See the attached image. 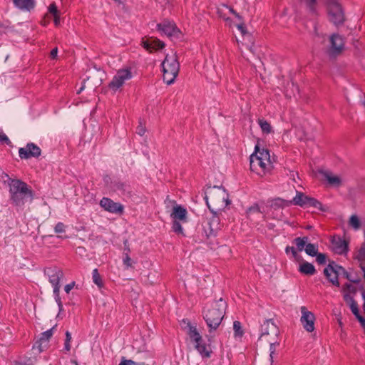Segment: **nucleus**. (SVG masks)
Instances as JSON below:
<instances>
[{
    "mask_svg": "<svg viewBox=\"0 0 365 365\" xmlns=\"http://www.w3.org/2000/svg\"><path fill=\"white\" fill-rule=\"evenodd\" d=\"M250 170L259 176L269 173L272 168L269 151L256 145L254 153L250 157Z\"/></svg>",
    "mask_w": 365,
    "mask_h": 365,
    "instance_id": "obj_1",
    "label": "nucleus"
},
{
    "mask_svg": "<svg viewBox=\"0 0 365 365\" xmlns=\"http://www.w3.org/2000/svg\"><path fill=\"white\" fill-rule=\"evenodd\" d=\"M9 192L11 202L16 206H23L33 200L32 190L20 180H11L9 182Z\"/></svg>",
    "mask_w": 365,
    "mask_h": 365,
    "instance_id": "obj_2",
    "label": "nucleus"
},
{
    "mask_svg": "<svg viewBox=\"0 0 365 365\" xmlns=\"http://www.w3.org/2000/svg\"><path fill=\"white\" fill-rule=\"evenodd\" d=\"M227 307V303L220 298L219 300L214 302L209 308L203 312V318L206 322L210 331H215L220 326Z\"/></svg>",
    "mask_w": 365,
    "mask_h": 365,
    "instance_id": "obj_3",
    "label": "nucleus"
},
{
    "mask_svg": "<svg viewBox=\"0 0 365 365\" xmlns=\"http://www.w3.org/2000/svg\"><path fill=\"white\" fill-rule=\"evenodd\" d=\"M163 72V81L168 85L173 84L180 71V63L178 62L176 53L172 51L167 53L162 63Z\"/></svg>",
    "mask_w": 365,
    "mask_h": 365,
    "instance_id": "obj_4",
    "label": "nucleus"
},
{
    "mask_svg": "<svg viewBox=\"0 0 365 365\" xmlns=\"http://www.w3.org/2000/svg\"><path fill=\"white\" fill-rule=\"evenodd\" d=\"M205 199L210 209V203L218 207L219 209L225 207L230 204L227 193L223 187L220 186L209 188L206 192Z\"/></svg>",
    "mask_w": 365,
    "mask_h": 365,
    "instance_id": "obj_5",
    "label": "nucleus"
},
{
    "mask_svg": "<svg viewBox=\"0 0 365 365\" xmlns=\"http://www.w3.org/2000/svg\"><path fill=\"white\" fill-rule=\"evenodd\" d=\"M183 322L187 324V334L191 341L195 343V348L202 357L210 358L212 350L209 346L203 342L202 336L197 331L196 326L192 325L188 320H183Z\"/></svg>",
    "mask_w": 365,
    "mask_h": 365,
    "instance_id": "obj_6",
    "label": "nucleus"
},
{
    "mask_svg": "<svg viewBox=\"0 0 365 365\" xmlns=\"http://www.w3.org/2000/svg\"><path fill=\"white\" fill-rule=\"evenodd\" d=\"M46 274H47L50 283L53 287V294L55 295L56 301L58 304L59 311L61 312L63 309L62 302L59 297V291H60V279L63 277V273L62 270L57 267L48 268L46 270Z\"/></svg>",
    "mask_w": 365,
    "mask_h": 365,
    "instance_id": "obj_7",
    "label": "nucleus"
},
{
    "mask_svg": "<svg viewBox=\"0 0 365 365\" xmlns=\"http://www.w3.org/2000/svg\"><path fill=\"white\" fill-rule=\"evenodd\" d=\"M132 76L130 68H125L119 69L109 83L108 87L110 90L115 92L120 89L127 81L131 79Z\"/></svg>",
    "mask_w": 365,
    "mask_h": 365,
    "instance_id": "obj_8",
    "label": "nucleus"
},
{
    "mask_svg": "<svg viewBox=\"0 0 365 365\" xmlns=\"http://www.w3.org/2000/svg\"><path fill=\"white\" fill-rule=\"evenodd\" d=\"M327 1L329 20L336 25L342 24L344 20V15L338 0Z\"/></svg>",
    "mask_w": 365,
    "mask_h": 365,
    "instance_id": "obj_9",
    "label": "nucleus"
},
{
    "mask_svg": "<svg viewBox=\"0 0 365 365\" xmlns=\"http://www.w3.org/2000/svg\"><path fill=\"white\" fill-rule=\"evenodd\" d=\"M279 330L272 319L266 320L262 325L260 341L279 339Z\"/></svg>",
    "mask_w": 365,
    "mask_h": 365,
    "instance_id": "obj_10",
    "label": "nucleus"
},
{
    "mask_svg": "<svg viewBox=\"0 0 365 365\" xmlns=\"http://www.w3.org/2000/svg\"><path fill=\"white\" fill-rule=\"evenodd\" d=\"M212 215L207 218L203 225L204 232L207 237L215 235L220 228L219 217L212 210Z\"/></svg>",
    "mask_w": 365,
    "mask_h": 365,
    "instance_id": "obj_11",
    "label": "nucleus"
},
{
    "mask_svg": "<svg viewBox=\"0 0 365 365\" xmlns=\"http://www.w3.org/2000/svg\"><path fill=\"white\" fill-rule=\"evenodd\" d=\"M300 311L302 314L300 318L301 324L307 331L312 332L314 330V314L309 311L304 306L301 307Z\"/></svg>",
    "mask_w": 365,
    "mask_h": 365,
    "instance_id": "obj_12",
    "label": "nucleus"
},
{
    "mask_svg": "<svg viewBox=\"0 0 365 365\" xmlns=\"http://www.w3.org/2000/svg\"><path fill=\"white\" fill-rule=\"evenodd\" d=\"M340 271L344 272V268L341 266H338V265L332 263V264H329L324 269V274L333 285L339 287L338 275H339Z\"/></svg>",
    "mask_w": 365,
    "mask_h": 365,
    "instance_id": "obj_13",
    "label": "nucleus"
},
{
    "mask_svg": "<svg viewBox=\"0 0 365 365\" xmlns=\"http://www.w3.org/2000/svg\"><path fill=\"white\" fill-rule=\"evenodd\" d=\"M167 202L173 205V212L170 214V217L174 220H178L182 222H186L187 221V212L185 207L178 205L175 201L170 200L168 199L165 200V203Z\"/></svg>",
    "mask_w": 365,
    "mask_h": 365,
    "instance_id": "obj_14",
    "label": "nucleus"
},
{
    "mask_svg": "<svg viewBox=\"0 0 365 365\" xmlns=\"http://www.w3.org/2000/svg\"><path fill=\"white\" fill-rule=\"evenodd\" d=\"M41 153L40 148L32 143H28L25 148H21L19 150V157L22 159L38 157Z\"/></svg>",
    "mask_w": 365,
    "mask_h": 365,
    "instance_id": "obj_15",
    "label": "nucleus"
},
{
    "mask_svg": "<svg viewBox=\"0 0 365 365\" xmlns=\"http://www.w3.org/2000/svg\"><path fill=\"white\" fill-rule=\"evenodd\" d=\"M100 205L106 211L115 214L123 213L124 209L123 205L115 202L113 200L108 197H103L100 201Z\"/></svg>",
    "mask_w": 365,
    "mask_h": 365,
    "instance_id": "obj_16",
    "label": "nucleus"
},
{
    "mask_svg": "<svg viewBox=\"0 0 365 365\" xmlns=\"http://www.w3.org/2000/svg\"><path fill=\"white\" fill-rule=\"evenodd\" d=\"M330 43L331 46L329 48V52L331 54H338L340 53L344 48V40L343 38L339 36L338 34H333L330 37Z\"/></svg>",
    "mask_w": 365,
    "mask_h": 365,
    "instance_id": "obj_17",
    "label": "nucleus"
},
{
    "mask_svg": "<svg viewBox=\"0 0 365 365\" xmlns=\"http://www.w3.org/2000/svg\"><path fill=\"white\" fill-rule=\"evenodd\" d=\"M158 28L162 33L170 37L176 36L179 32L175 24L169 21H163L158 24Z\"/></svg>",
    "mask_w": 365,
    "mask_h": 365,
    "instance_id": "obj_18",
    "label": "nucleus"
},
{
    "mask_svg": "<svg viewBox=\"0 0 365 365\" xmlns=\"http://www.w3.org/2000/svg\"><path fill=\"white\" fill-rule=\"evenodd\" d=\"M331 247L334 252L337 254H343L347 250V245L346 242L340 237H333L331 240Z\"/></svg>",
    "mask_w": 365,
    "mask_h": 365,
    "instance_id": "obj_19",
    "label": "nucleus"
},
{
    "mask_svg": "<svg viewBox=\"0 0 365 365\" xmlns=\"http://www.w3.org/2000/svg\"><path fill=\"white\" fill-rule=\"evenodd\" d=\"M344 299L346 303L349 306L352 313L355 315L357 319H364L359 314V310L356 302L354 301L353 296L349 295V293L344 294Z\"/></svg>",
    "mask_w": 365,
    "mask_h": 365,
    "instance_id": "obj_20",
    "label": "nucleus"
},
{
    "mask_svg": "<svg viewBox=\"0 0 365 365\" xmlns=\"http://www.w3.org/2000/svg\"><path fill=\"white\" fill-rule=\"evenodd\" d=\"M14 4L22 11H30L36 6V0H13Z\"/></svg>",
    "mask_w": 365,
    "mask_h": 365,
    "instance_id": "obj_21",
    "label": "nucleus"
},
{
    "mask_svg": "<svg viewBox=\"0 0 365 365\" xmlns=\"http://www.w3.org/2000/svg\"><path fill=\"white\" fill-rule=\"evenodd\" d=\"M323 175L328 183L333 187H340L342 185L343 179L331 172L326 171L323 173Z\"/></svg>",
    "mask_w": 365,
    "mask_h": 365,
    "instance_id": "obj_22",
    "label": "nucleus"
},
{
    "mask_svg": "<svg viewBox=\"0 0 365 365\" xmlns=\"http://www.w3.org/2000/svg\"><path fill=\"white\" fill-rule=\"evenodd\" d=\"M299 271L301 273L307 275H313L316 272L314 266L307 262H303L299 264Z\"/></svg>",
    "mask_w": 365,
    "mask_h": 365,
    "instance_id": "obj_23",
    "label": "nucleus"
},
{
    "mask_svg": "<svg viewBox=\"0 0 365 365\" xmlns=\"http://www.w3.org/2000/svg\"><path fill=\"white\" fill-rule=\"evenodd\" d=\"M308 197H309L304 195L302 192H297L296 196L292 201L287 202V205L293 203L294 205H299L301 207L306 206L307 204Z\"/></svg>",
    "mask_w": 365,
    "mask_h": 365,
    "instance_id": "obj_24",
    "label": "nucleus"
},
{
    "mask_svg": "<svg viewBox=\"0 0 365 365\" xmlns=\"http://www.w3.org/2000/svg\"><path fill=\"white\" fill-rule=\"evenodd\" d=\"M60 14V11H58L55 3H52L48 7V13L45 15L44 19L42 21L43 26H46L48 21H46V19L49 18L50 16H56Z\"/></svg>",
    "mask_w": 365,
    "mask_h": 365,
    "instance_id": "obj_25",
    "label": "nucleus"
},
{
    "mask_svg": "<svg viewBox=\"0 0 365 365\" xmlns=\"http://www.w3.org/2000/svg\"><path fill=\"white\" fill-rule=\"evenodd\" d=\"M165 46V43L158 39H152L150 41L145 43V48L148 50L160 49Z\"/></svg>",
    "mask_w": 365,
    "mask_h": 365,
    "instance_id": "obj_26",
    "label": "nucleus"
},
{
    "mask_svg": "<svg viewBox=\"0 0 365 365\" xmlns=\"http://www.w3.org/2000/svg\"><path fill=\"white\" fill-rule=\"evenodd\" d=\"M264 341L269 344V358H270V361L272 364L273 359H274V354H275V351H276V348L279 344V339H268Z\"/></svg>",
    "mask_w": 365,
    "mask_h": 365,
    "instance_id": "obj_27",
    "label": "nucleus"
},
{
    "mask_svg": "<svg viewBox=\"0 0 365 365\" xmlns=\"http://www.w3.org/2000/svg\"><path fill=\"white\" fill-rule=\"evenodd\" d=\"M300 3L307 8V9L311 13H316L317 1V0H299Z\"/></svg>",
    "mask_w": 365,
    "mask_h": 365,
    "instance_id": "obj_28",
    "label": "nucleus"
},
{
    "mask_svg": "<svg viewBox=\"0 0 365 365\" xmlns=\"http://www.w3.org/2000/svg\"><path fill=\"white\" fill-rule=\"evenodd\" d=\"M262 214V212L261 211L258 205H254L251 206L247 210V217L250 220H253L255 215H257L258 217H260V215Z\"/></svg>",
    "mask_w": 365,
    "mask_h": 365,
    "instance_id": "obj_29",
    "label": "nucleus"
},
{
    "mask_svg": "<svg viewBox=\"0 0 365 365\" xmlns=\"http://www.w3.org/2000/svg\"><path fill=\"white\" fill-rule=\"evenodd\" d=\"M258 124L263 133L269 134L272 132V128L267 120L264 119H259Z\"/></svg>",
    "mask_w": 365,
    "mask_h": 365,
    "instance_id": "obj_30",
    "label": "nucleus"
},
{
    "mask_svg": "<svg viewBox=\"0 0 365 365\" xmlns=\"http://www.w3.org/2000/svg\"><path fill=\"white\" fill-rule=\"evenodd\" d=\"M308 237H297L294 239V242L297 247L298 251L301 252L304 250L306 247V245L308 244Z\"/></svg>",
    "mask_w": 365,
    "mask_h": 365,
    "instance_id": "obj_31",
    "label": "nucleus"
},
{
    "mask_svg": "<svg viewBox=\"0 0 365 365\" xmlns=\"http://www.w3.org/2000/svg\"><path fill=\"white\" fill-rule=\"evenodd\" d=\"M349 225L354 230H358L361 227V222L357 215H353L350 217Z\"/></svg>",
    "mask_w": 365,
    "mask_h": 365,
    "instance_id": "obj_32",
    "label": "nucleus"
},
{
    "mask_svg": "<svg viewBox=\"0 0 365 365\" xmlns=\"http://www.w3.org/2000/svg\"><path fill=\"white\" fill-rule=\"evenodd\" d=\"M304 250L308 255L312 257L316 256L318 254V247L314 244L308 243Z\"/></svg>",
    "mask_w": 365,
    "mask_h": 365,
    "instance_id": "obj_33",
    "label": "nucleus"
},
{
    "mask_svg": "<svg viewBox=\"0 0 365 365\" xmlns=\"http://www.w3.org/2000/svg\"><path fill=\"white\" fill-rule=\"evenodd\" d=\"M93 282L98 287H102L103 285V280L97 269H94L92 272Z\"/></svg>",
    "mask_w": 365,
    "mask_h": 365,
    "instance_id": "obj_34",
    "label": "nucleus"
},
{
    "mask_svg": "<svg viewBox=\"0 0 365 365\" xmlns=\"http://www.w3.org/2000/svg\"><path fill=\"white\" fill-rule=\"evenodd\" d=\"M306 206L314 207L320 210H324L322 203L312 197H308L307 204Z\"/></svg>",
    "mask_w": 365,
    "mask_h": 365,
    "instance_id": "obj_35",
    "label": "nucleus"
},
{
    "mask_svg": "<svg viewBox=\"0 0 365 365\" xmlns=\"http://www.w3.org/2000/svg\"><path fill=\"white\" fill-rule=\"evenodd\" d=\"M55 327H52L51 329L43 332L41 334V336L40 338V341L41 342H43V341H46L47 342L50 338L53 335V330L54 329Z\"/></svg>",
    "mask_w": 365,
    "mask_h": 365,
    "instance_id": "obj_36",
    "label": "nucleus"
},
{
    "mask_svg": "<svg viewBox=\"0 0 365 365\" xmlns=\"http://www.w3.org/2000/svg\"><path fill=\"white\" fill-rule=\"evenodd\" d=\"M356 258L361 262L365 260V242L361 245L359 250Z\"/></svg>",
    "mask_w": 365,
    "mask_h": 365,
    "instance_id": "obj_37",
    "label": "nucleus"
},
{
    "mask_svg": "<svg viewBox=\"0 0 365 365\" xmlns=\"http://www.w3.org/2000/svg\"><path fill=\"white\" fill-rule=\"evenodd\" d=\"M71 334L68 331H66V340L64 343V349L66 351H69L71 350Z\"/></svg>",
    "mask_w": 365,
    "mask_h": 365,
    "instance_id": "obj_38",
    "label": "nucleus"
},
{
    "mask_svg": "<svg viewBox=\"0 0 365 365\" xmlns=\"http://www.w3.org/2000/svg\"><path fill=\"white\" fill-rule=\"evenodd\" d=\"M173 230L178 234H183V229L178 220H174L172 226Z\"/></svg>",
    "mask_w": 365,
    "mask_h": 365,
    "instance_id": "obj_39",
    "label": "nucleus"
},
{
    "mask_svg": "<svg viewBox=\"0 0 365 365\" xmlns=\"http://www.w3.org/2000/svg\"><path fill=\"white\" fill-rule=\"evenodd\" d=\"M343 292H344V294L345 293H349V295L352 296L351 295L352 294L356 293V289L354 285H352L351 284H346L343 289Z\"/></svg>",
    "mask_w": 365,
    "mask_h": 365,
    "instance_id": "obj_40",
    "label": "nucleus"
},
{
    "mask_svg": "<svg viewBox=\"0 0 365 365\" xmlns=\"http://www.w3.org/2000/svg\"><path fill=\"white\" fill-rule=\"evenodd\" d=\"M233 329L235 331V335L237 336H242V331L241 329V324L239 321H235L233 323Z\"/></svg>",
    "mask_w": 365,
    "mask_h": 365,
    "instance_id": "obj_41",
    "label": "nucleus"
},
{
    "mask_svg": "<svg viewBox=\"0 0 365 365\" xmlns=\"http://www.w3.org/2000/svg\"><path fill=\"white\" fill-rule=\"evenodd\" d=\"M54 231L56 233H64L66 232V225L62 222H58L55 227Z\"/></svg>",
    "mask_w": 365,
    "mask_h": 365,
    "instance_id": "obj_42",
    "label": "nucleus"
},
{
    "mask_svg": "<svg viewBox=\"0 0 365 365\" xmlns=\"http://www.w3.org/2000/svg\"><path fill=\"white\" fill-rule=\"evenodd\" d=\"M316 260L317 262L320 264H325L326 263V261H327V256L325 254H323V253H318L317 255H316Z\"/></svg>",
    "mask_w": 365,
    "mask_h": 365,
    "instance_id": "obj_43",
    "label": "nucleus"
},
{
    "mask_svg": "<svg viewBox=\"0 0 365 365\" xmlns=\"http://www.w3.org/2000/svg\"><path fill=\"white\" fill-rule=\"evenodd\" d=\"M285 252H286V253H287V255H288L289 253H290V252H291V253L292 254L293 257H294L296 259H298V257H299V255H298V254H297V251H296L295 248H294V247H289V246H288V247H286V249H285Z\"/></svg>",
    "mask_w": 365,
    "mask_h": 365,
    "instance_id": "obj_44",
    "label": "nucleus"
},
{
    "mask_svg": "<svg viewBox=\"0 0 365 365\" xmlns=\"http://www.w3.org/2000/svg\"><path fill=\"white\" fill-rule=\"evenodd\" d=\"M123 261V264L126 267V268L132 267V259L128 254L125 255Z\"/></svg>",
    "mask_w": 365,
    "mask_h": 365,
    "instance_id": "obj_45",
    "label": "nucleus"
},
{
    "mask_svg": "<svg viewBox=\"0 0 365 365\" xmlns=\"http://www.w3.org/2000/svg\"><path fill=\"white\" fill-rule=\"evenodd\" d=\"M145 127L142 124L141 122H140V124L137 128V133L142 136L145 134Z\"/></svg>",
    "mask_w": 365,
    "mask_h": 365,
    "instance_id": "obj_46",
    "label": "nucleus"
},
{
    "mask_svg": "<svg viewBox=\"0 0 365 365\" xmlns=\"http://www.w3.org/2000/svg\"><path fill=\"white\" fill-rule=\"evenodd\" d=\"M0 143H10L9 139L4 133H0Z\"/></svg>",
    "mask_w": 365,
    "mask_h": 365,
    "instance_id": "obj_47",
    "label": "nucleus"
},
{
    "mask_svg": "<svg viewBox=\"0 0 365 365\" xmlns=\"http://www.w3.org/2000/svg\"><path fill=\"white\" fill-rule=\"evenodd\" d=\"M345 275H346V277L350 281V282H354V283H359V279L358 278H354V277H351L350 274H349L345 270L344 272H343Z\"/></svg>",
    "mask_w": 365,
    "mask_h": 365,
    "instance_id": "obj_48",
    "label": "nucleus"
},
{
    "mask_svg": "<svg viewBox=\"0 0 365 365\" xmlns=\"http://www.w3.org/2000/svg\"><path fill=\"white\" fill-rule=\"evenodd\" d=\"M73 286H74V282H72V283H71V284H66V285L65 286V288H64L65 292H66V293H69V292H70V291L73 289Z\"/></svg>",
    "mask_w": 365,
    "mask_h": 365,
    "instance_id": "obj_49",
    "label": "nucleus"
},
{
    "mask_svg": "<svg viewBox=\"0 0 365 365\" xmlns=\"http://www.w3.org/2000/svg\"><path fill=\"white\" fill-rule=\"evenodd\" d=\"M115 186H116L117 190H123V191L125 190V187H126V185L124 183H121V182L116 183Z\"/></svg>",
    "mask_w": 365,
    "mask_h": 365,
    "instance_id": "obj_50",
    "label": "nucleus"
},
{
    "mask_svg": "<svg viewBox=\"0 0 365 365\" xmlns=\"http://www.w3.org/2000/svg\"><path fill=\"white\" fill-rule=\"evenodd\" d=\"M51 57L52 58H56L57 57V55H58V48H54L53 49L51 50Z\"/></svg>",
    "mask_w": 365,
    "mask_h": 365,
    "instance_id": "obj_51",
    "label": "nucleus"
},
{
    "mask_svg": "<svg viewBox=\"0 0 365 365\" xmlns=\"http://www.w3.org/2000/svg\"><path fill=\"white\" fill-rule=\"evenodd\" d=\"M54 24L58 26L60 24V14L53 17Z\"/></svg>",
    "mask_w": 365,
    "mask_h": 365,
    "instance_id": "obj_52",
    "label": "nucleus"
},
{
    "mask_svg": "<svg viewBox=\"0 0 365 365\" xmlns=\"http://www.w3.org/2000/svg\"><path fill=\"white\" fill-rule=\"evenodd\" d=\"M226 8H227V9H229V11H230L232 14H234L237 18H238L239 19H241L240 16V15H239V14H237V12H236L233 9L230 8V7H227V6H226Z\"/></svg>",
    "mask_w": 365,
    "mask_h": 365,
    "instance_id": "obj_53",
    "label": "nucleus"
},
{
    "mask_svg": "<svg viewBox=\"0 0 365 365\" xmlns=\"http://www.w3.org/2000/svg\"><path fill=\"white\" fill-rule=\"evenodd\" d=\"M237 28L241 31L242 34L245 33V27H244L243 24H238Z\"/></svg>",
    "mask_w": 365,
    "mask_h": 365,
    "instance_id": "obj_54",
    "label": "nucleus"
},
{
    "mask_svg": "<svg viewBox=\"0 0 365 365\" xmlns=\"http://www.w3.org/2000/svg\"><path fill=\"white\" fill-rule=\"evenodd\" d=\"M359 322L361 323V325L365 330V319H359Z\"/></svg>",
    "mask_w": 365,
    "mask_h": 365,
    "instance_id": "obj_55",
    "label": "nucleus"
},
{
    "mask_svg": "<svg viewBox=\"0 0 365 365\" xmlns=\"http://www.w3.org/2000/svg\"><path fill=\"white\" fill-rule=\"evenodd\" d=\"M283 203H284V202H283L282 200H277L276 201L275 205H279V206H282V205H283Z\"/></svg>",
    "mask_w": 365,
    "mask_h": 365,
    "instance_id": "obj_56",
    "label": "nucleus"
},
{
    "mask_svg": "<svg viewBox=\"0 0 365 365\" xmlns=\"http://www.w3.org/2000/svg\"><path fill=\"white\" fill-rule=\"evenodd\" d=\"M360 267H361V269H362V271H363V273H364V279H365V266H364V265H363V264H360Z\"/></svg>",
    "mask_w": 365,
    "mask_h": 365,
    "instance_id": "obj_57",
    "label": "nucleus"
},
{
    "mask_svg": "<svg viewBox=\"0 0 365 365\" xmlns=\"http://www.w3.org/2000/svg\"><path fill=\"white\" fill-rule=\"evenodd\" d=\"M314 33L317 36H319V34L318 32V28H317V25L314 26Z\"/></svg>",
    "mask_w": 365,
    "mask_h": 365,
    "instance_id": "obj_58",
    "label": "nucleus"
},
{
    "mask_svg": "<svg viewBox=\"0 0 365 365\" xmlns=\"http://www.w3.org/2000/svg\"><path fill=\"white\" fill-rule=\"evenodd\" d=\"M71 362L74 364L75 365H78V362L76 360H72Z\"/></svg>",
    "mask_w": 365,
    "mask_h": 365,
    "instance_id": "obj_59",
    "label": "nucleus"
},
{
    "mask_svg": "<svg viewBox=\"0 0 365 365\" xmlns=\"http://www.w3.org/2000/svg\"><path fill=\"white\" fill-rule=\"evenodd\" d=\"M83 88H84V87H83V86H82V87L81 88L80 91L78 92V93H80V92L83 89Z\"/></svg>",
    "mask_w": 365,
    "mask_h": 365,
    "instance_id": "obj_60",
    "label": "nucleus"
}]
</instances>
